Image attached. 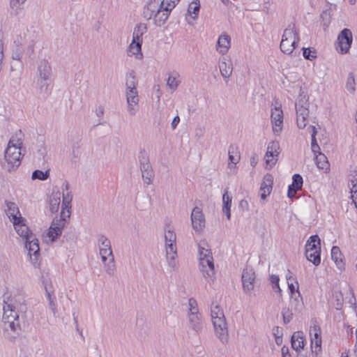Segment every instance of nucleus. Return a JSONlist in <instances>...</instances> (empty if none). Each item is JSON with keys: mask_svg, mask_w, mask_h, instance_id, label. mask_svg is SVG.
Instances as JSON below:
<instances>
[{"mask_svg": "<svg viewBox=\"0 0 357 357\" xmlns=\"http://www.w3.org/2000/svg\"><path fill=\"white\" fill-rule=\"evenodd\" d=\"M161 0H149L143 9V16L146 20H150L160 9L162 8Z\"/></svg>", "mask_w": 357, "mask_h": 357, "instance_id": "18", "label": "nucleus"}, {"mask_svg": "<svg viewBox=\"0 0 357 357\" xmlns=\"http://www.w3.org/2000/svg\"><path fill=\"white\" fill-rule=\"evenodd\" d=\"M342 256V255L340 248L337 246H333L331 249V258L340 269L344 267Z\"/></svg>", "mask_w": 357, "mask_h": 357, "instance_id": "35", "label": "nucleus"}, {"mask_svg": "<svg viewBox=\"0 0 357 357\" xmlns=\"http://www.w3.org/2000/svg\"><path fill=\"white\" fill-rule=\"evenodd\" d=\"M231 197L228 195L227 190H225L222 195V212L226 215L228 220L231 218Z\"/></svg>", "mask_w": 357, "mask_h": 357, "instance_id": "34", "label": "nucleus"}, {"mask_svg": "<svg viewBox=\"0 0 357 357\" xmlns=\"http://www.w3.org/2000/svg\"><path fill=\"white\" fill-rule=\"evenodd\" d=\"M34 54V43L32 42L27 47L26 55L29 59Z\"/></svg>", "mask_w": 357, "mask_h": 357, "instance_id": "63", "label": "nucleus"}, {"mask_svg": "<svg viewBox=\"0 0 357 357\" xmlns=\"http://www.w3.org/2000/svg\"><path fill=\"white\" fill-rule=\"evenodd\" d=\"M15 304L12 299L3 300L2 319H8L11 316H15V318H19L18 312L16 310L17 306Z\"/></svg>", "mask_w": 357, "mask_h": 357, "instance_id": "22", "label": "nucleus"}, {"mask_svg": "<svg viewBox=\"0 0 357 357\" xmlns=\"http://www.w3.org/2000/svg\"><path fill=\"white\" fill-rule=\"evenodd\" d=\"M210 266L211 265H208V266H205V267H200V271L202 273V275L206 279L212 278L215 275L214 264H213L211 267Z\"/></svg>", "mask_w": 357, "mask_h": 357, "instance_id": "46", "label": "nucleus"}, {"mask_svg": "<svg viewBox=\"0 0 357 357\" xmlns=\"http://www.w3.org/2000/svg\"><path fill=\"white\" fill-rule=\"evenodd\" d=\"M311 133V148L312 151L316 154L320 150L319 145L317 143L316 135L317 133V129L314 126H310L307 128Z\"/></svg>", "mask_w": 357, "mask_h": 357, "instance_id": "41", "label": "nucleus"}, {"mask_svg": "<svg viewBox=\"0 0 357 357\" xmlns=\"http://www.w3.org/2000/svg\"><path fill=\"white\" fill-rule=\"evenodd\" d=\"M52 75V68L47 60H41L38 65L36 84L40 93H48L50 91L47 81Z\"/></svg>", "mask_w": 357, "mask_h": 357, "instance_id": "3", "label": "nucleus"}, {"mask_svg": "<svg viewBox=\"0 0 357 357\" xmlns=\"http://www.w3.org/2000/svg\"><path fill=\"white\" fill-rule=\"evenodd\" d=\"M303 55L305 59L312 61L315 58H317V53L314 50H311L310 48L303 47Z\"/></svg>", "mask_w": 357, "mask_h": 357, "instance_id": "51", "label": "nucleus"}, {"mask_svg": "<svg viewBox=\"0 0 357 357\" xmlns=\"http://www.w3.org/2000/svg\"><path fill=\"white\" fill-rule=\"evenodd\" d=\"M315 162L319 169H327L329 164L326 156L321 153H319L317 155L315 154Z\"/></svg>", "mask_w": 357, "mask_h": 357, "instance_id": "39", "label": "nucleus"}, {"mask_svg": "<svg viewBox=\"0 0 357 357\" xmlns=\"http://www.w3.org/2000/svg\"><path fill=\"white\" fill-rule=\"evenodd\" d=\"M141 50L142 43L132 40L128 49V54L129 56L142 54Z\"/></svg>", "mask_w": 357, "mask_h": 357, "instance_id": "44", "label": "nucleus"}, {"mask_svg": "<svg viewBox=\"0 0 357 357\" xmlns=\"http://www.w3.org/2000/svg\"><path fill=\"white\" fill-rule=\"evenodd\" d=\"M231 43V38L227 34L221 35L217 42V51L220 54H226L229 47Z\"/></svg>", "mask_w": 357, "mask_h": 357, "instance_id": "26", "label": "nucleus"}, {"mask_svg": "<svg viewBox=\"0 0 357 357\" xmlns=\"http://www.w3.org/2000/svg\"><path fill=\"white\" fill-rule=\"evenodd\" d=\"M270 280L273 284V289L275 290L276 292H278L280 294L281 289L280 288V286H279V281H280L279 277L276 275H272L270 277Z\"/></svg>", "mask_w": 357, "mask_h": 357, "instance_id": "56", "label": "nucleus"}, {"mask_svg": "<svg viewBox=\"0 0 357 357\" xmlns=\"http://www.w3.org/2000/svg\"><path fill=\"white\" fill-rule=\"evenodd\" d=\"M296 294L297 295L293 296V298H291L290 305L296 312L301 313L304 308V303L298 289H296Z\"/></svg>", "mask_w": 357, "mask_h": 357, "instance_id": "28", "label": "nucleus"}, {"mask_svg": "<svg viewBox=\"0 0 357 357\" xmlns=\"http://www.w3.org/2000/svg\"><path fill=\"white\" fill-rule=\"evenodd\" d=\"M10 145L17 146L21 148V146L22 144V141L21 139H19V138H17V137H12L10 139L8 145H10Z\"/></svg>", "mask_w": 357, "mask_h": 357, "instance_id": "62", "label": "nucleus"}, {"mask_svg": "<svg viewBox=\"0 0 357 357\" xmlns=\"http://www.w3.org/2000/svg\"><path fill=\"white\" fill-rule=\"evenodd\" d=\"M20 147L14 145H8L4 152L6 161L12 168H17L20 165Z\"/></svg>", "mask_w": 357, "mask_h": 357, "instance_id": "10", "label": "nucleus"}, {"mask_svg": "<svg viewBox=\"0 0 357 357\" xmlns=\"http://www.w3.org/2000/svg\"><path fill=\"white\" fill-rule=\"evenodd\" d=\"M298 41L299 40H289L287 38H282L280 45L281 51L284 54H290L296 48V43H297Z\"/></svg>", "mask_w": 357, "mask_h": 357, "instance_id": "31", "label": "nucleus"}, {"mask_svg": "<svg viewBox=\"0 0 357 357\" xmlns=\"http://www.w3.org/2000/svg\"><path fill=\"white\" fill-rule=\"evenodd\" d=\"M61 202V192L58 190L53 192L50 197V210L52 213H56L59 210Z\"/></svg>", "mask_w": 357, "mask_h": 357, "instance_id": "29", "label": "nucleus"}, {"mask_svg": "<svg viewBox=\"0 0 357 357\" xmlns=\"http://www.w3.org/2000/svg\"><path fill=\"white\" fill-rule=\"evenodd\" d=\"M138 82L133 71L126 74V91L137 89Z\"/></svg>", "mask_w": 357, "mask_h": 357, "instance_id": "36", "label": "nucleus"}, {"mask_svg": "<svg viewBox=\"0 0 357 357\" xmlns=\"http://www.w3.org/2000/svg\"><path fill=\"white\" fill-rule=\"evenodd\" d=\"M153 176H154V173H153V169L146 170V172H144L142 173V179H143L144 183H146V185H150L152 183Z\"/></svg>", "mask_w": 357, "mask_h": 357, "instance_id": "50", "label": "nucleus"}, {"mask_svg": "<svg viewBox=\"0 0 357 357\" xmlns=\"http://www.w3.org/2000/svg\"><path fill=\"white\" fill-rule=\"evenodd\" d=\"M7 300L12 299L13 301V303H15V305L17 306L16 310H20L24 311L26 310L25 305L24 304V301H21V299L20 298H17L16 297L10 298L7 297Z\"/></svg>", "mask_w": 357, "mask_h": 357, "instance_id": "58", "label": "nucleus"}, {"mask_svg": "<svg viewBox=\"0 0 357 357\" xmlns=\"http://www.w3.org/2000/svg\"><path fill=\"white\" fill-rule=\"evenodd\" d=\"M212 322L216 337L223 344H227L229 341V333L225 315L218 319L212 320Z\"/></svg>", "mask_w": 357, "mask_h": 357, "instance_id": "8", "label": "nucleus"}, {"mask_svg": "<svg viewBox=\"0 0 357 357\" xmlns=\"http://www.w3.org/2000/svg\"><path fill=\"white\" fill-rule=\"evenodd\" d=\"M165 241L166 255L168 264L172 268L176 266L177 248L176 245V235L170 225L165 228Z\"/></svg>", "mask_w": 357, "mask_h": 357, "instance_id": "2", "label": "nucleus"}, {"mask_svg": "<svg viewBox=\"0 0 357 357\" xmlns=\"http://www.w3.org/2000/svg\"><path fill=\"white\" fill-rule=\"evenodd\" d=\"M102 262L103 264L104 270L106 273L110 276H113L116 271L114 256L109 257L108 260L107 259V261Z\"/></svg>", "mask_w": 357, "mask_h": 357, "instance_id": "37", "label": "nucleus"}, {"mask_svg": "<svg viewBox=\"0 0 357 357\" xmlns=\"http://www.w3.org/2000/svg\"><path fill=\"white\" fill-rule=\"evenodd\" d=\"M170 13L171 11H169L168 8H165L164 7L156 12L152 17L155 25L157 26H161L163 25L167 20Z\"/></svg>", "mask_w": 357, "mask_h": 357, "instance_id": "25", "label": "nucleus"}, {"mask_svg": "<svg viewBox=\"0 0 357 357\" xmlns=\"http://www.w3.org/2000/svg\"><path fill=\"white\" fill-rule=\"evenodd\" d=\"M282 357H291L287 347L283 346L281 349Z\"/></svg>", "mask_w": 357, "mask_h": 357, "instance_id": "64", "label": "nucleus"}, {"mask_svg": "<svg viewBox=\"0 0 357 357\" xmlns=\"http://www.w3.org/2000/svg\"><path fill=\"white\" fill-rule=\"evenodd\" d=\"M310 336L311 340V349L313 357L321 356V330L315 321L310 326Z\"/></svg>", "mask_w": 357, "mask_h": 357, "instance_id": "7", "label": "nucleus"}, {"mask_svg": "<svg viewBox=\"0 0 357 357\" xmlns=\"http://www.w3.org/2000/svg\"><path fill=\"white\" fill-rule=\"evenodd\" d=\"M271 117L273 132H280L282 129L283 124V112L280 106L275 107L273 109H271Z\"/></svg>", "mask_w": 357, "mask_h": 357, "instance_id": "17", "label": "nucleus"}, {"mask_svg": "<svg viewBox=\"0 0 357 357\" xmlns=\"http://www.w3.org/2000/svg\"><path fill=\"white\" fill-rule=\"evenodd\" d=\"M349 178V184L351 192L356 194L357 193V167L354 169L350 175Z\"/></svg>", "mask_w": 357, "mask_h": 357, "instance_id": "43", "label": "nucleus"}, {"mask_svg": "<svg viewBox=\"0 0 357 357\" xmlns=\"http://www.w3.org/2000/svg\"><path fill=\"white\" fill-rule=\"evenodd\" d=\"M24 54V48L22 45L17 42H15V44L12 49V59L13 60H16L17 61H22V57Z\"/></svg>", "mask_w": 357, "mask_h": 357, "instance_id": "38", "label": "nucleus"}, {"mask_svg": "<svg viewBox=\"0 0 357 357\" xmlns=\"http://www.w3.org/2000/svg\"><path fill=\"white\" fill-rule=\"evenodd\" d=\"M25 247L28 250L31 260L33 264H36L38 261L40 252L38 240L33 235L29 236V237L25 240Z\"/></svg>", "mask_w": 357, "mask_h": 357, "instance_id": "16", "label": "nucleus"}, {"mask_svg": "<svg viewBox=\"0 0 357 357\" xmlns=\"http://www.w3.org/2000/svg\"><path fill=\"white\" fill-rule=\"evenodd\" d=\"M2 321L4 336L10 342L15 341L21 331L19 318L11 316L8 319H2Z\"/></svg>", "mask_w": 357, "mask_h": 357, "instance_id": "6", "label": "nucleus"}, {"mask_svg": "<svg viewBox=\"0 0 357 357\" xmlns=\"http://www.w3.org/2000/svg\"><path fill=\"white\" fill-rule=\"evenodd\" d=\"M242 284L243 291L249 295H252V291L255 288V273L254 270L250 267H247L243 271L242 276Z\"/></svg>", "mask_w": 357, "mask_h": 357, "instance_id": "11", "label": "nucleus"}, {"mask_svg": "<svg viewBox=\"0 0 357 357\" xmlns=\"http://www.w3.org/2000/svg\"><path fill=\"white\" fill-rule=\"evenodd\" d=\"M188 326L195 333H199L203 328L202 315L188 313Z\"/></svg>", "mask_w": 357, "mask_h": 357, "instance_id": "20", "label": "nucleus"}, {"mask_svg": "<svg viewBox=\"0 0 357 357\" xmlns=\"http://www.w3.org/2000/svg\"><path fill=\"white\" fill-rule=\"evenodd\" d=\"M25 218H20V220L13 222V225L16 232L22 238L27 239L31 235H33L26 225Z\"/></svg>", "mask_w": 357, "mask_h": 357, "instance_id": "23", "label": "nucleus"}, {"mask_svg": "<svg viewBox=\"0 0 357 357\" xmlns=\"http://www.w3.org/2000/svg\"><path fill=\"white\" fill-rule=\"evenodd\" d=\"M273 177L271 174H267L264 176L260 186L261 198L265 199L272 191Z\"/></svg>", "mask_w": 357, "mask_h": 357, "instance_id": "19", "label": "nucleus"}, {"mask_svg": "<svg viewBox=\"0 0 357 357\" xmlns=\"http://www.w3.org/2000/svg\"><path fill=\"white\" fill-rule=\"evenodd\" d=\"M191 222L193 229L196 232H201L205 227V216L202 208L195 206L191 213Z\"/></svg>", "mask_w": 357, "mask_h": 357, "instance_id": "13", "label": "nucleus"}, {"mask_svg": "<svg viewBox=\"0 0 357 357\" xmlns=\"http://www.w3.org/2000/svg\"><path fill=\"white\" fill-rule=\"evenodd\" d=\"M280 154V145L279 142L272 141L268 143L267 151L265 154V160L266 166L270 169L272 168L278 160Z\"/></svg>", "mask_w": 357, "mask_h": 357, "instance_id": "12", "label": "nucleus"}, {"mask_svg": "<svg viewBox=\"0 0 357 357\" xmlns=\"http://www.w3.org/2000/svg\"><path fill=\"white\" fill-rule=\"evenodd\" d=\"M98 245L102 261H107L108 257L114 256L111 242L106 236L100 235L98 239Z\"/></svg>", "mask_w": 357, "mask_h": 357, "instance_id": "15", "label": "nucleus"}, {"mask_svg": "<svg viewBox=\"0 0 357 357\" xmlns=\"http://www.w3.org/2000/svg\"><path fill=\"white\" fill-rule=\"evenodd\" d=\"M199 259H207L209 257H213L212 253L210 250L205 249L204 248L199 247Z\"/></svg>", "mask_w": 357, "mask_h": 357, "instance_id": "59", "label": "nucleus"}, {"mask_svg": "<svg viewBox=\"0 0 357 357\" xmlns=\"http://www.w3.org/2000/svg\"><path fill=\"white\" fill-rule=\"evenodd\" d=\"M138 160L139 166L150 163L149 157L145 150H141L139 151Z\"/></svg>", "mask_w": 357, "mask_h": 357, "instance_id": "53", "label": "nucleus"}, {"mask_svg": "<svg viewBox=\"0 0 357 357\" xmlns=\"http://www.w3.org/2000/svg\"><path fill=\"white\" fill-rule=\"evenodd\" d=\"M180 75L176 72H172L169 74V77L167 81V86L172 90V91H175L179 84L181 83V80L179 79Z\"/></svg>", "mask_w": 357, "mask_h": 357, "instance_id": "33", "label": "nucleus"}, {"mask_svg": "<svg viewBox=\"0 0 357 357\" xmlns=\"http://www.w3.org/2000/svg\"><path fill=\"white\" fill-rule=\"evenodd\" d=\"M127 111L130 116H135L139 108L138 91L135 90L126 91Z\"/></svg>", "mask_w": 357, "mask_h": 357, "instance_id": "14", "label": "nucleus"}, {"mask_svg": "<svg viewBox=\"0 0 357 357\" xmlns=\"http://www.w3.org/2000/svg\"><path fill=\"white\" fill-rule=\"evenodd\" d=\"M219 68L221 75L225 79L230 77L233 71V64L231 61L223 58L219 63Z\"/></svg>", "mask_w": 357, "mask_h": 357, "instance_id": "24", "label": "nucleus"}, {"mask_svg": "<svg viewBox=\"0 0 357 357\" xmlns=\"http://www.w3.org/2000/svg\"><path fill=\"white\" fill-rule=\"evenodd\" d=\"M296 286H295L292 282H288V288L289 290V293L291 295V298H293V296L297 295L296 289H298V284L297 281H295Z\"/></svg>", "mask_w": 357, "mask_h": 357, "instance_id": "61", "label": "nucleus"}, {"mask_svg": "<svg viewBox=\"0 0 357 357\" xmlns=\"http://www.w3.org/2000/svg\"><path fill=\"white\" fill-rule=\"evenodd\" d=\"M309 102L306 96L300 95L295 103L296 122L298 128L303 129L307 123L309 116Z\"/></svg>", "mask_w": 357, "mask_h": 357, "instance_id": "5", "label": "nucleus"}, {"mask_svg": "<svg viewBox=\"0 0 357 357\" xmlns=\"http://www.w3.org/2000/svg\"><path fill=\"white\" fill-rule=\"evenodd\" d=\"M199 3L197 2H192L188 8V13L189 14H194L195 15L192 17L193 19H195L198 15L199 11Z\"/></svg>", "mask_w": 357, "mask_h": 357, "instance_id": "52", "label": "nucleus"}, {"mask_svg": "<svg viewBox=\"0 0 357 357\" xmlns=\"http://www.w3.org/2000/svg\"><path fill=\"white\" fill-rule=\"evenodd\" d=\"M62 197L63 201L60 217L59 218H56L53 219L47 233V236L52 242L55 241L56 239L61 235L62 231L68 223V220L70 218L71 213V202L73 200L72 192H63Z\"/></svg>", "mask_w": 357, "mask_h": 357, "instance_id": "1", "label": "nucleus"}, {"mask_svg": "<svg viewBox=\"0 0 357 357\" xmlns=\"http://www.w3.org/2000/svg\"><path fill=\"white\" fill-rule=\"evenodd\" d=\"M282 314L283 317V321L284 324H288L291 321L293 318V313L291 310L288 307H284L282 310Z\"/></svg>", "mask_w": 357, "mask_h": 357, "instance_id": "54", "label": "nucleus"}, {"mask_svg": "<svg viewBox=\"0 0 357 357\" xmlns=\"http://www.w3.org/2000/svg\"><path fill=\"white\" fill-rule=\"evenodd\" d=\"M320 238L318 235L311 236L305 245V255L307 259L314 265L318 266L321 262Z\"/></svg>", "mask_w": 357, "mask_h": 357, "instance_id": "4", "label": "nucleus"}, {"mask_svg": "<svg viewBox=\"0 0 357 357\" xmlns=\"http://www.w3.org/2000/svg\"><path fill=\"white\" fill-rule=\"evenodd\" d=\"M147 31V26L146 24L139 23L137 24L132 33V40L142 43L143 35Z\"/></svg>", "mask_w": 357, "mask_h": 357, "instance_id": "27", "label": "nucleus"}, {"mask_svg": "<svg viewBox=\"0 0 357 357\" xmlns=\"http://www.w3.org/2000/svg\"><path fill=\"white\" fill-rule=\"evenodd\" d=\"M292 184L290 185L296 190H299L303 186V178L300 174H295L292 177Z\"/></svg>", "mask_w": 357, "mask_h": 357, "instance_id": "48", "label": "nucleus"}, {"mask_svg": "<svg viewBox=\"0 0 357 357\" xmlns=\"http://www.w3.org/2000/svg\"><path fill=\"white\" fill-rule=\"evenodd\" d=\"M6 213L10 221L13 222L20 220V218H24L20 212L17 205L13 202L6 201Z\"/></svg>", "mask_w": 357, "mask_h": 357, "instance_id": "21", "label": "nucleus"}, {"mask_svg": "<svg viewBox=\"0 0 357 357\" xmlns=\"http://www.w3.org/2000/svg\"><path fill=\"white\" fill-rule=\"evenodd\" d=\"M224 315H225L224 312L219 305H211V316L212 320L218 319L220 317H222Z\"/></svg>", "mask_w": 357, "mask_h": 357, "instance_id": "47", "label": "nucleus"}, {"mask_svg": "<svg viewBox=\"0 0 357 357\" xmlns=\"http://www.w3.org/2000/svg\"><path fill=\"white\" fill-rule=\"evenodd\" d=\"M282 38H287L289 40H300L298 31L296 29L294 24H289V26L284 29Z\"/></svg>", "mask_w": 357, "mask_h": 357, "instance_id": "32", "label": "nucleus"}, {"mask_svg": "<svg viewBox=\"0 0 357 357\" xmlns=\"http://www.w3.org/2000/svg\"><path fill=\"white\" fill-rule=\"evenodd\" d=\"M46 296L49 301V307L51 309L54 316H56L57 313L56 306V297L54 295V292L48 290L47 287H45Z\"/></svg>", "mask_w": 357, "mask_h": 357, "instance_id": "42", "label": "nucleus"}, {"mask_svg": "<svg viewBox=\"0 0 357 357\" xmlns=\"http://www.w3.org/2000/svg\"><path fill=\"white\" fill-rule=\"evenodd\" d=\"M180 0H162V6L165 8H168L169 11H172Z\"/></svg>", "mask_w": 357, "mask_h": 357, "instance_id": "57", "label": "nucleus"}, {"mask_svg": "<svg viewBox=\"0 0 357 357\" xmlns=\"http://www.w3.org/2000/svg\"><path fill=\"white\" fill-rule=\"evenodd\" d=\"M353 42L352 32L349 29H342L337 36L338 52L344 54L349 52Z\"/></svg>", "mask_w": 357, "mask_h": 357, "instance_id": "9", "label": "nucleus"}, {"mask_svg": "<svg viewBox=\"0 0 357 357\" xmlns=\"http://www.w3.org/2000/svg\"><path fill=\"white\" fill-rule=\"evenodd\" d=\"M50 174L48 171L43 172L36 169L32 173L31 178L33 180L38 179L40 181H45L49 177Z\"/></svg>", "mask_w": 357, "mask_h": 357, "instance_id": "45", "label": "nucleus"}, {"mask_svg": "<svg viewBox=\"0 0 357 357\" xmlns=\"http://www.w3.org/2000/svg\"><path fill=\"white\" fill-rule=\"evenodd\" d=\"M346 88L351 93L355 91V77L353 73H349L346 82Z\"/></svg>", "mask_w": 357, "mask_h": 357, "instance_id": "49", "label": "nucleus"}, {"mask_svg": "<svg viewBox=\"0 0 357 357\" xmlns=\"http://www.w3.org/2000/svg\"><path fill=\"white\" fill-rule=\"evenodd\" d=\"M229 162L228 164V168L229 169H235V165L239 162L240 160V155L238 154V153H234V148L233 146H229Z\"/></svg>", "mask_w": 357, "mask_h": 357, "instance_id": "40", "label": "nucleus"}, {"mask_svg": "<svg viewBox=\"0 0 357 357\" xmlns=\"http://www.w3.org/2000/svg\"><path fill=\"white\" fill-rule=\"evenodd\" d=\"M188 305H189V313H193L195 314H201L199 312V309L197 307V301L195 299L191 298L188 300Z\"/></svg>", "mask_w": 357, "mask_h": 357, "instance_id": "55", "label": "nucleus"}, {"mask_svg": "<svg viewBox=\"0 0 357 357\" xmlns=\"http://www.w3.org/2000/svg\"><path fill=\"white\" fill-rule=\"evenodd\" d=\"M291 347L296 351L304 347V338L303 333L298 331L295 332L291 336Z\"/></svg>", "mask_w": 357, "mask_h": 357, "instance_id": "30", "label": "nucleus"}, {"mask_svg": "<svg viewBox=\"0 0 357 357\" xmlns=\"http://www.w3.org/2000/svg\"><path fill=\"white\" fill-rule=\"evenodd\" d=\"M214 264L213 263V258L209 257L207 259H199V266L200 267H205V266H208V265H211L210 267H211Z\"/></svg>", "mask_w": 357, "mask_h": 357, "instance_id": "60", "label": "nucleus"}]
</instances>
